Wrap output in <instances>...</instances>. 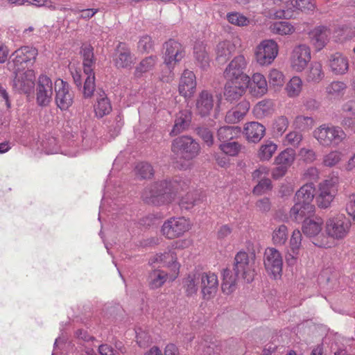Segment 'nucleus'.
Listing matches in <instances>:
<instances>
[{
  "instance_id": "obj_1",
  "label": "nucleus",
  "mask_w": 355,
  "mask_h": 355,
  "mask_svg": "<svg viewBox=\"0 0 355 355\" xmlns=\"http://www.w3.org/2000/svg\"><path fill=\"white\" fill-rule=\"evenodd\" d=\"M188 180L180 178L155 182L146 187L141 198L148 204L160 206L173 202L180 192L188 187Z\"/></svg>"
},
{
  "instance_id": "obj_2",
  "label": "nucleus",
  "mask_w": 355,
  "mask_h": 355,
  "mask_svg": "<svg viewBox=\"0 0 355 355\" xmlns=\"http://www.w3.org/2000/svg\"><path fill=\"white\" fill-rule=\"evenodd\" d=\"M351 227L350 220L344 214L329 217L324 223V236L318 239L315 245L324 248L334 246L336 241H341L348 236Z\"/></svg>"
},
{
  "instance_id": "obj_3",
  "label": "nucleus",
  "mask_w": 355,
  "mask_h": 355,
  "mask_svg": "<svg viewBox=\"0 0 355 355\" xmlns=\"http://www.w3.org/2000/svg\"><path fill=\"white\" fill-rule=\"evenodd\" d=\"M313 136L323 147H337L346 139L347 134L340 126L324 123L314 130Z\"/></svg>"
},
{
  "instance_id": "obj_4",
  "label": "nucleus",
  "mask_w": 355,
  "mask_h": 355,
  "mask_svg": "<svg viewBox=\"0 0 355 355\" xmlns=\"http://www.w3.org/2000/svg\"><path fill=\"white\" fill-rule=\"evenodd\" d=\"M121 162L120 157H117L113 164V168L109 175L108 179L105 182L103 196L100 206L98 220H101L103 214L108 211L110 212L111 209H115L116 203L114 202L115 200V196L119 193L121 191V187L119 184V181L114 176V171L117 168Z\"/></svg>"
},
{
  "instance_id": "obj_5",
  "label": "nucleus",
  "mask_w": 355,
  "mask_h": 355,
  "mask_svg": "<svg viewBox=\"0 0 355 355\" xmlns=\"http://www.w3.org/2000/svg\"><path fill=\"white\" fill-rule=\"evenodd\" d=\"M234 270L239 278L251 282L255 275V256L245 252H239L234 258Z\"/></svg>"
},
{
  "instance_id": "obj_6",
  "label": "nucleus",
  "mask_w": 355,
  "mask_h": 355,
  "mask_svg": "<svg viewBox=\"0 0 355 355\" xmlns=\"http://www.w3.org/2000/svg\"><path fill=\"white\" fill-rule=\"evenodd\" d=\"M171 150L180 158L189 161L198 155L200 147L191 137L181 136L173 140Z\"/></svg>"
},
{
  "instance_id": "obj_7",
  "label": "nucleus",
  "mask_w": 355,
  "mask_h": 355,
  "mask_svg": "<svg viewBox=\"0 0 355 355\" xmlns=\"http://www.w3.org/2000/svg\"><path fill=\"white\" fill-rule=\"evenodd\" d=\"M191 227L190 220L182 216H173L166 220L162 227V235L168 239L182 236Z\"/></svg>"
},
{
  "instance_id": "obj_8",
  "label": "nucleus",
  "mask_w": 355,
  "mask_h": 355,
  "mask_svg": "<svg viewBox=\"0 0 355 355\" xmlns=\"http://www.w3.org/2000/svg\"><path fill=\"white\" fill-rule=\"evenodd\" d=\"M183 241L175 242L172 246L167 248L164 252H159L152 257L149 263L150 264L159 263L163 266L171 267L174 274L170 277L171 280H174L179 272L180 265L177 262V256L175 249L180 248L183 245Z\"/></svg>"
},
{
  "instance_id": "obj_9",
  "label": "nucleus",
  "mask_w": 355,
  "mask_h": 355,
  "mask_svg": "<svg viewBox=\"0 0 355 355\" xmlns=\"http://www.w3.org/2000/svg\"><path fill=\"white\" fill-rule=\"evenodd\" d=\"M338 182V176L333 175L319 184V193L316 200L320 208L325 209L331 205L336 193Z\"/></svg>"
},
{
  "instance_id": "obj_10",
  "label": "nucleus",
  "mask_w": 355,
  "mask_h": 355,
  "mask_svg": "<svg viewBox=\"0 0 355 355\" xmlns=\"http://www.w3.org/2000/svg\"><path fill=\"white\" fill-rule=\"evenodd\" d=\"M248 63V60L243 55L234 57L224 71L223 74L226 80L248 83V75L244 73Z\"/></svg>"
},
{
  "instance_id": "obj_11",
  "label": "nucleus",
  "mask_w": 355,
  "mask_h": 355,
  "mask_svg": "<svg viewBox=\"0 0 355 355\" xmlns=\"http://www.w3.org/2000/svg\"><path fill=\"white\" fill-rule=\"evenodd\" d=\"M278 54V45L273 40H264L255 49L254 57L257 64L261 67L272 63Z\"/></svg>"
},
{
  "instance_id": "obj_12",
  "label": "nucleus",
  "mask_w": 355,
  "mask_h": 355,
  "mask_svg": "<svg viewBox=\"0 0 355 355\" xmlns=\"http://www.w3.org/2000/svg\"><path fill=\"white\" fill-rule=\"evenodd\" d=\"M311 60V51L306 44H299L292 50L290 64L292 69L296 72H302L307 67Z\"/></svg>"
},
{
  "instance_id": "obj_13",
  "label": "nucleus",
  "mask_w": 355,
  "mask_h": 355,
  "mask_svg": "<svg viewBox=\"0 0 355 355\" xmlns=\"http://www.w3.org/2000/svg\"><path fill=\"white\" fill-rule=\"evenodd\" d=\"M164 48L165 49L164 63L167 66L170 73H171L176 63L184 57L185 51L182 45L174 40H169L165 42Z\"/></svg>"
},
{
  "instance_id": "obj_14",
  "label": "nucleus",
  "mask_w": 355,
  "mask_h": 355,
  "mask_svg": "<svg viewBox=\"0 0 355 355\" xmlns=\"http://www.w3.org/2000/svg\"><path fill=\"white\" fill-rule=\"evenodd\" d=\"M263 263L268 275L274 279L281 276L283 259L281 253L274 248H268L264 252Z\"/></svg>"
},
{
  "instance_id": "obj_15",
  "label": "nucleus",
  "mask_w": 355,
  "mask_h": 355,
  "mask_svg": "<svg viewBox=\"0 0 355 355\" xmlns=\"http://www.w3.org/2000/svg\"><path fill=\"white\" fill-rule=\"evenodd\" d=\"M53 83L45 74L39 76L36 85V103L40 107H47L52 101Z\"/></svg>"
},
{
  "instance_id": "obj_16",
  "label": "nucleus",
  "mask_w": 355,
  "mask_h": 355,
  "mask_svg": "<svg viewBox=\"0 0 355 355\" xmlns=\"http://www.w3.org/2000/svg\"><path fill=\"white\" fill-rule=\"evenodd\" d=\"M55 101L61 110H67L73 103V94L67 82L58 79L55 82Z\"/></svg>"
},
{
  "instance_id": "obj_17",
  "label": "nucleus",
  "mask_w": 355,
  "mask_h": 355,
  "mask_svg": "<svg viewBox=\"0 0 355 355\" xmlns=\"http://www.w3.org/2000/svg\"><path fill=\"white\" fill-rule=\"evenodd\" d=\"M199 275L202 298L205 300L214 298L218 288V276L211 272H199Z\"/></svg>"
},
{
  "instance_id": "obj_18",
  "label": "nucleus",
  "mask_w": 355,
  "mask_h": 355,
  "mask_svg": "<svg viewBox=\"0 0 355 355\" xmlns=\"http://www.w3.org/2000/svg\"><path fill=\"white\" fill-rule=\"evenodd\" d=\"M293 6L288 8L286 3L279 2L278 6L281 8L274 11V16L276 18H289L291 17V12L293 8H297L301 10H313L315 8L314 0H292Z\"/></svg>"
},
{
  "instance_id": "obj_19",
  "label": "nucleus",
  "mask_w": 355,
  "mask_h": 355,
  "mask_svg": "<svg viewBox=\"0 0 355 355\" xmlns=\"http://www.w3.org/2000/svg\"><path fill=\"white\" fill-rule=\"evenodd\" d=\"M323 220L320 218H307L303 220L302 231L303 234L311 239L312 243L315 245V241L324 236L322 234Z\"/></svg>"
},
{
  "instance_id": "obj_20",
  "label": "nucleus",
  "mask_w": 355,
  "mask_h": 355,
  "mask_svg": "<svg viewBox=\"0 0 355 355\" xmlns=\"http://www.w3.org/2000/svg\"><path fill=\"white\" fill-rule=\"evenodd\" d=\"M135 57L125 43H119L116 48L113 61L117 68H128L134 64Z\"/></svg>"
},
{
  "instance_id": "obj_21",
  "label": "nucleus",
  "mask_w": 355,
  "mask_h": 355,
  "mask_svg": "<svg viewBox=\"0 0 355 355\" xmlns=\"http://www.w3.org/2000/svg\"><path fill=\"white\" fill-rule=\"evenodd\" d=\"M247 88L252 96L261 97L267 93L268 87L265 76L260 73H255L251 78L248 76Z\"/></svg>"
},
{
  "instance_id": "obj_22",
  "label": "nucleus",
  "mask_w": 355,
  "mask_h": 355,
  "mask_svg": "<svg viewBox=\"0 0 355 355\" xmlns=\"http://www.w3.org/2000/svg\"><path fill=\"white\" fill-rule=\"evenodd\" d=\"M311 43L315 51L322 50L329 42L331 31L327 26H319L309 33Z\"/></svg>"
},
{
  "instance_id": "obj_23",
  "label": "nucleus",
  "mask_w": 355,
  "mask_h": 355,
  "mask_svg": "<svg viewBox=\"0 0 355 355\" xmlns=\"http://www.w3.org/2000/svg\"><path fill=\"white\" fill-rule=\"evenodd\" d=\"M196 88V76L193 71L186 69L180 78L178 90L181 96L190 98Z\"/></svg>"
},
{
  "instance_id": "obj_24",
  "label": "nucleus",
  "mask_w": 355,
  "mask_h": 355,
  "mask_svg": "<svg viewBox=\"0 0 355 355\" xmlns=\"http://www.w3.org/2000/svg\"><path fill=\"white\" fill-rule=\"evenodd\" d=\"M37 55V50L31 46H22L20 49L16 50L12 54V61L17 70L20 69L19 65L23 63L32 64Z\"/></svg>"
},
{
  "instance_id": "obj_25",
  "label": "nucleus",
  "mask_w": 355,
  "mask_h": 355,
  "mask_svg": "<svg viewBox=\"0 0 355 355\" xmlns=\"http://www.w3.org/2000/svg\"><path fill=\"white\" fill-rule=\"evenodd\" d=\"M215 100L211 93L207 90L201 92L196 100V110L201 116H206L210 114L213 110Z\"/></svg>"
},
{
  "instance_id": "obj_26",
  "label": "nucleus",
  "mask_w": 355,
  "mask_h": 355,
  "mask_svg": "<svg viewBox=\"0 0 355 355\" xmlns=\"http://www.w3.org/2000/svg\"><path fill=\"white\" fill-rule=\"evenodd\" d=\"M35 73L33 70L28 69L22 74H17L13 80V86L16 90L21 93H29L33 87Z\"/></svg>"
},
{
  "instance_id": "obj_27",
  "label": "nucleus",
  "mask_w": 355,
  "mask_h": 355,
  "mask_svg": "<svg viewBox=\"0 0 355 355\" xmlns=\"http://www.w3.org/2000/svg\"><path fill=\"white\" fill-rule=\"evenodd\" d=\"M192 119V112L189 109L180 110L176 114L173 129L171 135H177L185 130L190 126Z\"/></svg>"
},
{
  "instance_id": "obj_28",
  "label": "nucleus",
  "mask_w": 355,
  "mask_h": 355,
  "mask_svg": "<svg viewBox=\"0 0 355 355\" xmlns=\"http://www.w3.org/2000/svg\"><path fill=\"white\" fill-rule=\"evenodd\" d=\"M246 83L242 81H227L224 92L225 99L231 103L238 101L245 92Z\"/></svg>"
},
{
  "instance_id": "obj_29",
  "label": "nucleus",
  "mask_w": 355,
  "mask_h": 355,
  "mask_svg": "<svg viewBox=\"0 0 355 355\" xmlns=\"http://www.w3.org/2000/svg\"><path fill=\"white\" fill-rule=\"evenodd\" d=\"M329 67L336 75H344L349 69V61L347 57L340 53H336L329 58Z\"/></svg>"
},
{
  "instance_id": "obj_30",
  "label": "nucleus",
  "mask_w": 355,
  "mask_h": 355,
  "mask_svg": "<svg viewBox=\"0 0 355 355\" xmlns=\"http://www.w3.org/2000/svg\"><path fill=\"white\" fill-rule=\"evenodd\" d=\"M302 244V233L299 230H295L289 241V249L286 255V261L288 265L295 264L299 255Z\"/></svg>"
},
{
  "instance_id": "obj_31",
  "label": "nucleus",
  "mask_w": 355,
  "mask_h": 355,
  "mask_svg": "<svg viewBox=\"0 0 355 355\" xmlns=\"http://www.w3.org/2000/svg\"><path fill=\"white\" fill-rule=\"evenodd\" d=\"M243 132L248 141L257 143L263 137L266 128L260 123L252 121L245 125Z\"/></svg>"
},
{
  "instance_id": "obj_32",
  "label": "nucleus",
  "mask_w": 355,
  "mask_h": 355,
  "mask_svg": "<svg viewBox=\"0 0 355 355\" xmlns=\"http://www.w3.org/2000/svg\"><path fill=\"white\" fill-rule=\"evenodd\" d=\"M314 210V205H305L295 202L290 210V218L293 220L300 223L307 218H310Z\"/></svg>"
},
{
  "instance_id": "obj_33",
  "label": "nucleus",
  "mask_w": 355,
  "mask_h": 355,
  "mask_svg": "<svg viewBox=\"0 0 355 355\" xmlns=\"http://www.w3.org/2000/svg\"><path fill=\"white\" fill-rule=\"evenodd\" d=\"M315 193V188L313 182L304 184L296 192L295 200V202L302 203L305 205H313L311 204Z\"/></svg>"
},
{
  "instance_id": "obj_34",
  "label": "nucleus",
  "mask_w": 355,
  "mask_h": 355,
  "mask_svg": "<svg viewBox=\"0 0 355 355\" xmlns=\"http://www.w3.org/2000/svg\"><path fill=\"white\" fill-rule=\"evenodd\" d=\"M347 88V85L345 82L334 80L326 86L325 92L330 99L338 100L345 95Z\"/></svg>"
},
{
  "instance_id": "obj_35",
  "label": "nucleus",
  "mask_w": 355,
  "mask_h": 355,
  "mask_svg": "<svg viewBox=\"0 0 355 355\" xmlns=\"http://www.w3.org/2000/svg\"><path fill=\"white\" fill-rule=\"evenodd\" d=\"M324 78V72L320 62H312L306 71V79L308 83H319Z\"/></svg>"
},
{
  "instance_id": "obj_36",
  "label": "nucleus",
  "mask_w": 355,
  "mask_h": 355,
  "mask_svg": "<svg viewBox=\"0 0 355 355\" xmlns=\"http://www.w3.org/2000/svg\"><path fill=\"white\" fill-rule=\"evenodd\" d=\"M303 89V81L300 76H293L286 84L285 93L291 98L298 97Z\"/></svg>"
},
{
  "instance_id": "obj_37",
  "label": "nucleus",
  "mask_w": 355,
  "mask_h": 355,
  "mask_svg": "<svg viewBox=\"0 0 355 355\" xmlns=\"http://www.w3.org/2000/svg\"><path fill=\"white\" fill-rule=\"evenodd\" d=\"M193 54L197 64L200 68L205 69L209 65L210 58L202 42L196 43L193 48Z\"/></svg>"
},
{
  "instance_id": "obj_38",
  "label": "nucleus",
  "mask_w": 355,
  "mask_h": 355,
  "mask_svg": "<svg viewBox=\"0 0 355 355\" xmlns=\"http://www.w3.org/2000/svg\"><path fill=\"white\" fill-rule=\"evenodd\" d=\"M235 51V45L229 40L220 42L216 47V60L219 62H225L231 57Z\"/></svg>"
},
{
  "instance_id": "obj_39",
  "label": "nucleus",
  "mask_w": 355,
  "mask_h": 355,
  "mask_svg": "<svg viewBox=\"0 0 355 355\" xmlns=\"http://www.w3.org/2000/svg\"><path fill=\"white\" fill-rule=\"evenodd\" d=\"M81 54L83 60V65L84 73H92V71H94L95 66L93 47L89 44L83 45L81 47Z\"/></svg>"
},
{
  "instance_id": "obj_40",
  "label": "nucleus",
  "mask_w": 355,
  "mask_h": 355,
  "mask_svg": "<svg viewBox=\"0 0 355 355\" xmlns=\"http://www.w3.org/2000/svg\"><path fill=\"white\" fill-rule=\"evenodd\" d=\"M200 276L198 272H191L182 282L185 293L188 296L196 294L200 286Z\"/></svg>"
},
{
  "instance_id": "obj_41",
  "label": "nucleus",
  "mask_w": 355,
  "mask_h": 355,
  "mask_svg": "<svg viewBox=\"0 0 355 355\" xmlns=\"http://www.w3.org/2000/svg\"><path fill=\"white\" fill-rule=\"evenodd\" d=\"M205 196L198 191L189 192L180 200L179 205L181 209L189 210L203 200Z\"/></svg>"
},
{
  "instance_id": "obj_42",
  "label": "nucleus",
  "mask_w": 355,
  "mask_h": 355,
  "mask_svg": "<svg viewBox=\"0 0 355 355\" xmlns=\"http://www.w3.org/2000/svg\"><path fill=\"white\" fill-rule=\"evenodd\" d=\"M277 150V145L270 140L265 141L259 147L257 157L261 162L269 161Z\"/></svg>"
},
{
  "instance_id": "obj_43",
  "label": "nucleus",
  "mask_w": 355,
  "mask_h": 355,
  "mask_svg": "<svg viewBox=\"0 0 355 355\" xmlns=\"http://www.w3.org/2000/svg\"><path fill=\"white\" fill-rule=\"evenodd\" d=\"M223 282L221 288L225 294L232 293L236 288V278H239L236 274L233 275L230 269H224L222 272Z\"/></svg>"
},
{
  "instance_id": "obj_44",
  "label": "nucleus",
  "mask_w": 355,
  "mask_h": 355,
  "mask_svg": "<svg viewBox=\"0 0 355 355\" xmlns=\"http://www.w3.org/2000/svg\"><path fill=\"white\" fill-rule=\"evenodd\" d=\"M275 110L272 100L264 99L259 102L254 107L253 112L257 118H263L271 114Z\"/></svg>"
},
{
  "instance_id": "obj_45",
  "label": "nucleus",
  "mask_w": 355,
  "mask_h": 355,
  "mask_svg": "<svg viewBox=\"0 0 355 355\" xmlns=\"http://www.w3.org/2000/svg\"><path fill=\"white\" fill-rule=\"evenodd\" d=\"M155 171L151 164L148 162H141L135 166L134 174L138 180H148L154 176Z\"/></svg>"
},
{
  "instance_id": "obj_46",
  "label": "nucleus",
  "mask_w": 355,
  "mask_h": 355,
  "mask_svg": "<svg viewBox=\"0 0 355 355\" xmlns=\"http://www.w3.org/2000/svg\"><path fill=\"white\" fill-rule=\"evenodd\" d=\"M295 150L293 148H288L281 152L275 159L276 165H282L288 168L295 159Z\"/></svg>"
},
{
  "instance_id": "obj_47",
  "label": "nucleus",
  "mask_w": 355,
  "mask_h": 355,
  "mask_svg": "<svg viewBox=\"0 0 355 355\" xmlns=\"http://www.w3.org/2000/svg\"><path fill=\"white\" fill-rule=\"evenodd\" d=\"M112 110V105L110 100L105 96L103 92L99 94L97 103L94 105V111L96 116L103 117L108 114Z\"/></svg>"
},
{
  "instance_id": "obj_48",
  "label": "nucleus",
  "mask_w": 355,
  "mask_h": 355,
  "mask_svg": "<svg viewBox=\"0 0 355 355\" xmlns=\"http://www.w3.org/2000/svg\"><path fill=\"white\" fill-rule=\"evenodd\" d=\"M241 130L238 126H223L217 132L218 140L222 143L228 141L237 137Z\"/></svg>"
},
{
  "instance_id": "obj_49",
  "label": "nucleus",
  "mask_w": 355,
  "mask_h": 355,
  "mask_svg": "<svg viewBox=\"0 0 355 355\" xmlns=\"http://www.w3.org/2000/svg\"><path fill=\"white\" fill-rule=\"evenodd\" d=\"M157 61V57L150 55L143 59L135 67V76L137 78L141 77L145 73L153 69Z\"/></svg>"
},
{
  "instance_id": "obj_50",
  "label": "nucleus",
  "mask_w": 355,
  "mask_h": 355,
  "mask_svg": "<svg viewBox=\"0 0 355 355\" xmlns=\"http://www.w3.org/2000/svg\"><path fill=\"white\" fill-rule=\"evenodd\" d=\"M271 31L280 35H291L295 32V27L288 21H280L273 23L270 26Z\"/></svg>"
},
{
  "instance_id": "obj_51",
  "label": "nucleus",
  "mask_w": 355,
  "mask_h": 355,
  "mask_svg": "<svg viewBox=\"0 0 355 355\" xmlns=\"http://www.w3.org/2000/svg\"><path fill=\"white\" fill-rule=\"evenodd\" d=\"M41 150L47 155L55 154L59 152V147L55 138L47 137L40 141Z\"/></svg>"
},
{
  "instance_id": "obj_52",
  "label": "nucleus",
  "mask_w": 355,
  "mask_h": 355,
  "mask_svg": "<svg viewBox=\"0 0 355 355\" xmlns=\"http://www.w3.org/2000/svg\"><path fill=\"white\" fill-rule=\"evenodd\" d=\"M268 78L270 86L272 88L280 89L284 84V74L277 69L273 68L269 71Z\"/></svg>"
},
{
  "instance_id": "obj_53",
  "label": "nucleus",
  "mask_w": 355,
  "mask_h": 355,
  "mask_svg": "<svg viewBox=\"0 0 355 355\" xmlns=\"http://www.w3.org/2000/svg\"><path fill=\"white\" fill-rule=\"evenodd\" d=\"M315 123L311 116L298 115L293 121V126L301 131H307L312 128Z\"/></svg>"
},
{
  "instance_id": "obj_54",
  "label": "nucleus",
  "mask_w": 355,
  "mask_h": 355,
  "mask_svg": "<svg viewBox=\"0 0 355 355\" xmlns=\"http://www.w3.org/2000/svg\"><path fill=\"white\" fill-rule=\"evenodd\" d=\"M274 244L277 245H284L288 239V229L284 225H281L275 228L272 234Z\"/></svg>"
},
{
  "instance_id": "obj_55",
  "label": "nucleus",
  "mask_w": 355,
  "mask_h": 355,
  "mask_svg": "<svg viewBox=\"0 0 355 355\" xmlns=\"http://www.w3.org/2000/svg\"><path fill=\"white\" fill-rule=\"evenodd\" d=\"M220 150L228 156H236L241 150V145L236 141H225L219 146Z\"/></svg>"
},
{
  "instance_id": "obj_56",
  "label": "nucleus",
  "mask_w": 355,
  "mask_h": 355,
  "mask_svg": "<svg viewBox=\"0 0 355 355\" xmlns=\"http://www.w3.org/2000/svg\"><path fill=\"white\" fill-rule=\"evenodd\" d=\"M168 278V275L162 270H154L149 276L150 286L153 288H157L164 284Z\"/></svg>"
},
{
  "instance_id": "obj_57",
  "label": "nucleus",
  "mask_w": 355,
  "mask_h": 355,
  "mask_svg": "<svg viewBox=\"0 0 355 355\" xmlns=\"http://www.w3.org/2000/svg\"><path fill=\"white\" fill-rule=\"evenodd\" d=\"M343 153L337 150H331L323 157L322 164L327 167H333L342 159Z\"/></svg>"
},
{
  "instance_id": "obj_58",
  "label": "nucleus",
  "mask_w": 355,
  "mask_h": 355,
  "mask_svg": "<svg viewBox=\"0 0 355 355\" xmlns=\"http://www.w3.org/2000/svg\"><path fill=\"white\" fill-rule=\"evenodd\" d=\"M87 78L83 86V95L85 98L91 97L95 90V74L94 71L92 73H84Z\"/></svg>"
},
{
  "instance_id": "obj_59",
  "label": "nucleus",
  "mask_w": 355,
  "mask_h": 355,
  "mask_svg": "<svg viewBox=\"0 0 355 355\" xmlns=\"http://www.w3.org/2000/svg\"><path fill=\"white\" fill-rule=\"evenodd\" d=\"M227 21L238 26H245L249 24L250 20L243 15L239 12H231L227 15Z\"/></svg>"
},
{
  "instance_id": "obj_60",
  "label": "nucleus",
  "mask_w": 355,
  "mask_h": 355,
  "mask_svg": "<svg viewBox=\"0 0 355 355\" xmlns=\"http://www.w3.org/2000/svg\"><path fill=\"white\" fill-rule=\"evenodd\" d=\"M154 46V41L152 37L148 35H142L138 42V50L142 53H148L153 50Z\"/></svg>"
},
{
  "instance_id": "obj_61",
  "label": "nucleus",
  "mask_w": 355,
  "mask_h": 355,
  "mask_svg": "<svg viewBox=\"0 0 355 355\" xmlns=\"http://www.w3.org/2000/svg\"><path fill=\"white\" fill-rule=\"evenodd\" d=\"M302 139L303 136L301 133L292 131L286 135L283 142L285 146L297 147L299 146Z\"/></svg>"
},
{
  "instance_id": "obj_62",
  "label": "nucleus",
  "mask_w": 355,
  "mask_h": 355,
  "mask_svg": "<svg viewBox=\"0 0 355 355\" xmlns=\"http://www.w3.org/2000/svg\"><path fill=\"white\" fill-rule=\"evenodd\" d=\"M109 123L110 132L112 136L115 137L119 133L121 128L123 125V116L121 114V113H119L114 117L113 121H110Z\"/></svg>"
},
{
  "instance_id": "obj_63",
  "label": "nucleus",
  "mask_w": 355,
  "mask_h": 355,
  "mask_svg": "<svg viewBox=\"0 0 355 355\" xmlns=\"http://www.w3.org/2000/svg\"><path fill=\"white\" fill-rule=\"evenodd\" d=\"M288 126V121L286 116H281L278 117L274 124L273 130L277 135H282Z\"/></svg>"
},
{
  "instance_id": "obj_64",
  "label": "nucleus",
  "mask_w": 355,
  "mask_h": 355,
  "mask_svg": "<svg viewBox=\"0 0 355 355\" xmlns=\"http://www.w3.org/2000/svg\"><path fill=\"white\" fill-rule=\"evenodd\" d=\"M241 110L236 107L228 111L225 115V121L227 123H234L239 121L245 116L241 113Z\"/></svg>"
}]
</instances>
